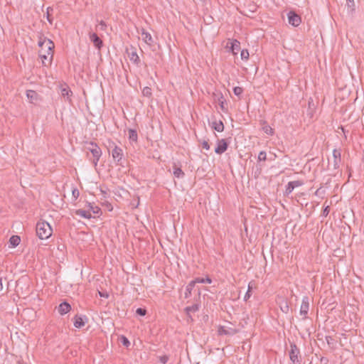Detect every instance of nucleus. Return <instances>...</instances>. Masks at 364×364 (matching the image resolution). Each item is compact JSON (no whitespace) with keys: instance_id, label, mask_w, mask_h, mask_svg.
Returning a JSON list of instances; mask_svg holds the SVG:
<instances>
[{"instance_id":"1","label":"nucleus","mask_w":364,"mask_h":364,"mask_svg":"<svg viewBox=\"0 0 364 364\" xmlns=\"http://www.w3.org/2000/svg\"><path fill=\"white\" fill-rule=\"evenodd\" d=\"M36 229V235L41 240L48 239L53 233L50 225L46 221H38Z\"/></svg>"},{"instance_id":"2","label":"nucleus","mask_w":364,"mask_h":364,"mask_svg":"<svg viewBox=\"0 0 364 364\" xmlns=\"http://www.w3.org/2000/svg\"><path fill=\"white\" fill-rule=\"evenodd\" d=\"M38 46L42 50H43V48H47V53L48 55H50L48 64H51L54 54V43L51 40L48 39L46 37H45L43 34H40L38 36Z\"/></svg>"},{"instance_id":"3","label":"nucleus","mask_w":364,"mask_h":364,"mask_svg":"<svg viewBox=\"0 0 364 364\" xmlns=\"http://www.w3.org/2000/svg\"><path fill=\"white\" fill-rule=\"evenodd\" d=\"M86 144L88 145L86 149L91 152L93 157L92 164L96 167L102 154V150L94 141L86 142Z\"/></svg>"},{"instance_id":"4","label":"nucleus","mask_w":364,"mask_h":364,"mask_svg":"<svg viewBox=\"0 0 364 364\" xmlns=\"http://www.w3.org/2000/svg\"><path fill=\"white\" fill-rule=\"evenodd\" d=\"M109 146L112 147L114 146L113 149L112 150V156L113 159L114 160L117 165L124 166L123 164V150L117 146L114 142L109 141Z\"/></svg>"},{"instance_id":"5","label":"nucleus","mask_w":364,"mask_h":364,"mask_svg":"<svg viewBox=\"0 0 364 364\" xmlns=\"http://www.w3.org/2000/svg\"><path fill=\"white\" fill-rule=\"evenodd\" d=\"M289 359L294 364L301 363V355L299 348L294 343H290V350L289 352Z\"/></svg>"},{"instance_id":"6","label":"nucleus","mask_w":364,"mask_h":364,"mask_svg":"<svg viewBox=\"0 0 364 364\" xmlns=\"http://www.w3.org/2000/svg\"><path fill=\"white\" fill-rule=\"evenodd\" d=\"M287 17L289 23L294 27L298 26L301 22L300 16L294 11H290L287 14Z\"/></svg>"},{"instance_id":"7","label":"nucleus","mask_w":364,"mask_h":364,"mask_svg":"<svg viewBox=\"0 0 364 364\" xmlns=\"http://www.w3.org/2000/svg\"><path fill=\"white\" fill-rule=\"evenodd\" d=\"M89 37H90V41L93 43L95 47L97 50H101V48L103 46V41L97 36V34L96 33H93V32L90 31L89 32Z\"/></svg>"},{"instance_id":"8","label":"nucleus","mask_w":364,"mask_h":364,"mask_svg":"<svg viewBox=\"0 0 364 364\" xmlns=\"http://www.w3.org/2000/svg\"><path fill=\"white\" fill-rule=\"evenodd\" d=\"M228 148V143L225 139H218L217 146L215 149V152L217 154H222L227 151Z\"/></svg>"},{"instance_id":"9","label":"nucleus","mask_w":364,"mask_h":364,"mask_svg":"<svg viewBox=\"0 0 364 364\" xmlns=\"http://www.w3.org/2000/svg\"><path fill=\"white\" fill-rule=\"evenodd\" d=\"M73 324L75 328H80L85 326V323L88 321L87 317L84 316L76 315L73 318Z\"/></svg>"},{"instance_id":"10","label":"nucleus","mask_w":364,"mask_h":364,"mask_svg":"<svg viewBox=\"0 0 364 364\" xmlns=\"http://www.w3.org/2000/svg\"><path fill=\"white\" fill-rule=\"evenodd\" d=\"M309 309V302L308 296H304L302 299V302L300 308V314L304 316V318H306Z\"/></svg>"},{"instance_id":"11","label":"nucleus","mask_w":364,"mask_h":364,"mask_svg":"<svg viewBox=\"0 0 364 364\" xmlns=\"http://www.w3.org/2000/svg\"><path fill=\"white\" fill-rule=\"evenodd\" d=\"M26 96L29 102L33 104L37 103L41 100L40 95L32 90L26 91Z\"/></svg>"},{"instance_id":"12","label":"nucleus","mask_w":364,"mask_h":364,"mask_svg":"<svg viewBox=\"0 0 364 364\" xmlns=\"http://www.w3.org/2000/svg\"><path fill=\"white\" fill-rule=\"evenodd\" d=\"M218 332L220 336H233L238 332V330L232 328H226L225 326H220Z\"/></svg>"},{"instance_id":"13","label":"nucleus","mask_w":364,"mask_h":364,"mask_svg":"<svg viewBox=\"0 0 364 364\" xmlns=\"http://www.w3.org/2000/svg\"><path fill=\"white\" fill-rule=\"evenodd\" d=\"M333 167L335 169H337L340 166V164L341 161V152L339 149H333Z\"/></svg>"},{"instance_id":"14","label":"nucleus","mask_w":364,"mask_h":364,"mask_svg":"<svg viewBox=\"0 0 364 364\" xmlns=\"http://www.w3.org/2000/svg\"><path fill=\"white\" fill-rule=\"evenodd\" d=\"M39 57L42 60V64L43 65L48 66L50 65L48 64V63L50 58V55L48 54L47 48H43V50H41V51L39 52Z\"/></svg>"},{"instance_id":"15","label":"nucleus","mask_w":364,"mask_h":364,"mask_svg":"<svg viewBox=\"0 0 364 364\" xmlns=\"http://www.w3.org/2000/svg\"><path fill=\"white\" fill-rule=\"evenodd\" d=\"M71 310L70 304L67 301L62 302L58 306V312L61 315H65Z\"/></svg>"},{"instance_id":"16","label":"nucleus","mask_w":364,"mask_h":364,"mask_svg":"<svg viewBox=\"0 0 364 364\" xmlns=\"http://www.w3.org/2000/svg\"><path fill=\"white\" fill-rule=\"evenodd\" d=\"M240 49V43L239 41L234 39L230 42V50L233 55H237V51Z\"/></svg>"},{"instance_id":"17","label":"nucleus","mask_w":364,"mask_h":364,"mask_svg":"<svg viewBox=\"0 0 364 364\" xmlns=\"http://www.w3.org/2000/svg\"><path fill=\"white\" fill-rule=\"evenodd\" d=\"M129 60L134 63L136 65H139L141 60L139 59V57L138 56L136 50L134 49L131 53H128Z\"/></svg>"},{"instance_id":"18","label":"nucleus","mask_w":364,"mask_h":364,"mask_svg":"<svg viewBox=\"0 0 364 364\" xmlns=\"http://www.w3.org/2000/svg\"><path fill=\"white\" fill-rule=\"evenodd\" d=\"M200 304H194L191 306H186L185 308V311L187 314V316L191 318V312H196L199 310Z\"/></svg>"},{"instance_id":"19","label":"nucleus","mask_w":364,"mask_h":364,"mask_svg":"<svg viewBox=\"0 0 364 364\" xmlns=\"http://www.w3.org/2000/svg\"><path fill=\"white\" fill-rule=\"evenodd\" d=\"M211 127L212 129L218 132H222L224 130V124L221 120L213 122Z\"/></svg>"},{"instance_id":"20","label":"nucleus","mask_w":364,"mask_h":364,"mask_svg":"<svg viewBox=\"0 0 364 364\" xmlns=\"http://www.w3.org/2000/svg\"><path fill=\"white\" fill-rule=\"evenodd\" d=\"M75 215H79L82 218L90 219L92 218V215L89 211L82 210V209H78L75 211Z\"/></svg>"},{"instance_id":"21","label":"nucleus","mask_w":364,"mask_h":364,"mask_svg":"<svg viewBox=\"0 0 364 364\" xmlns=\"http://www.w3.org/2000/svg\"><path fill=\"white\" fill-rule=\"evenodd\" d=\"M173 173L176 178H183L185 176L184 172L182 171L181 167H178L176 164L173 166Z\"/></svg>"},{"instance_id":"22","label":"nucleus","mask_w":364,"mask_h":364,"mask_svg":"<svg viewBox=\"0 0 364 364\" xmlns=\"http://www.w3.org/2000/svg\"><path fill=\"white\" fill-rule=\"evenodd\" d=\"M196 282L191 281L186 287L185 298H188L191 295V291L195 287Z\"/></svg>"},{"instance_id":"23","label":"nucleus","mask_w":364,"mask_h":364,"mask_svg":"<svg viewBox=\"0 0 364 364\" xmlns=\"http://www.w3.org/2000/svg\"><path fill=\"white\" fill-rule=\"evenodd\" d=\"M21 242V238L18 235H12L9 239V242L11 247H16Z\"/></svg>"},{"instance_id":"24","label":"nucleus","mask_w":364,"mask_h":364,"mask_svg":"<svg viewBox=\"0 0 364 364\" xmlns=\"http://www.w3.org/2000/svg\"><path fill=\"white\" fill-rule=\"evenodd\" d=\"M142 39L146 44L149 46H151L153 43V38L149 32L143 33Z\"/></svg>"},{"instance_id":"25","label":"nucleus","mask_w":364,"mask_h":364,"mask_svg":"<svg viewBox=\"0 0 364 364\" xmlns=\"http://www.w3.org/2000/svg\"><path fill=\"white\" fill-rule=\"evenodd\" d=\"M70 93L72 94V91L68 86L65 87H61L60 94L63 97H67V99L68 100Z\"/></svg>"},{"instance_id":"26","label":"nucleus","mask_w":364,"mask_h":364,"mask_svg":"<svg viewBox=\"0 0 364 364\" xmlns=\"http://www.w3.org/2000/svg\"><path fill=\"white\" fill-rule=\"evenodd\" d=\"M137 132L135 129H129V140L132 141H137Z\"/></svg>"},{"instance_id":"27","label":"nucleus","mask_w":364,"mask_h":364,"mask_svg":"<svg viewBox=\"0 0 364 364\" xmlns=\"http://www.w3.org/2000/svg\"><path fill=\"white\" fill-rule=\"evenodd\" d=\"M262 131L268 135L273 136L274 134V129L269 125H265L262 127Z\"/></svg>"},{"instance_id":"28","label":"nucleus","mask_w":364,"mask_h":364,"mask_svg":"<svg viewBox=\"0 0 364 364\" xmlns=\"http://www.w3.org/2000/svg\"><path fill=\"white\" fill-rule=\"evenodd\" d=\"M194 282H196V283H201V284L208 283V284H211L212 283V279L209 277H206L205 278L198 277V278H196L194 280Z\"/></svg>"},{"instance_id":"29","label":"nucleus","mask_w":364,"mask_h":364,"mask_svg":"<svg viewBox=\"0 0 364 364\" xmlns=\"http://www.w3.org/2000/svg\"><path fill=\"white\" fill-rule=\"evenodd\" d=\"M53 11V9L50 6L48 7L47 8V11H46V18L48 20V21L52 24L53 23V18L51 17V12Z\"/></svg>"},{"instance_id":"30","label":"nucleus","mask_w":364,"mask_h":364,"mask_svg":"<svg viewBox=\"0 0 364 364\" xmlns=\"http://www.w3.org/2000/svg\"><path fill=\"white\" fill-rule=\"evenodd\" d=\"M346 5L350 12H353L355 10V1L354 0H346Z\"/></svg>"},{"instance_id":"31","label":"nucleus","mask_w":364,"mask_h":364,"mask_svg":"<svg viewBox=\"0 0 364 364\" xmlns=\"http://www.w3.org/2000/svg\"><path fill=\"white\" fill-rule=\"evenodd\" d=\"M280 309L282 312L287 314L289 310L288 302L287 301H284L280 305Z\"/></svg>"},{"instance_id":"32","label":"nucleus","mask_w":364,"mask_h":364,"mask_svg":"<svg viewBox=\"0 0 364 364\" xmlns=\"http://www.w3.org/2000/svg\"><path fill=\"white\" fill-rule=\"evenodd\" d=\"M120 342L124 346L127 348H128L130 346V341L125 336H122L120 337Z\"/></svg>"},{"instance_id":"33","label":"nucleus","mask_w":364,"mask_h":364,"mask_svg":"<svg viewBox=\"0 0 364 364\" xmlns=\"http://www.w3.org/2000/svg\"><path fill=\"white\" fill-rule=\"evenodd\" d=\"M142 94L144 96L150 97L152 95L151 89L149 87H145L142 90Z\"/></svg>"},{"instance_id":"34","label":"nucleus","mask_w":364,"mask_h":364,"mask_svg":"<svg viewBox=\"0 0 364 364\" xmlns=\"http://www.w3.org/2000/svg\"><path fill=\"white\" fill-rule=\"evenodd\" d=\"M249 56H250V54H249L248 50L243 49L241 50L240 57L242 60H248Z\"/></svg>"},{"instance_id":"35","label":"nucleus","mask_w":364,"mask_h":364,"mask_svg":"<svg viewBox=\"0 0 364 364\" xmlns=\"http://www.w3.org/2000/svg\"><path fill=\"white\" fill-rule=\"evenodd\" d=\"M225 103H226L225 100H224L223 97L221 96L220 99H219V105H220V109L225 112H226L228 111L227 108L225 107Z\"/></svg>"},{"instance_id":"36","label":"nucleus","mask_w":364,"mask_h":364,"mask_svg":"<svg viewBox=\"0 0 364 364\" xmlns=\"http://www.w3.org/2000/svg\"><path fill=\"white\" fill-rule=\"evenodd\" d=\"M233 92L234 94L237 96V97H240V95L242 94L243 92V88L241 87H235L233 88Z\"/></svg>"},{"instance_id":"37","label":"nucleus","mask_w":364,"mask_h":364,"mask_svg":"<svg viewBox=\"0 0 364 364\" xmlns=\"http://www.w3.org/2000/svg\"><path fill=\"white\" fill-rule=\"evenodd\" d=\"M267 160V154L264 151H261L258 155L259 161H264Z\"/></svg>"},{"instance_id":"38","label":"nucleus","mask_w":364,"mask_h":364,"mask_svg":"<svg viewBox=\"0 0 364 364\" xmlns=\"http://www.w3.org/2000/svg\"><path fill=\"white\" fill-rule=\"evenodd\" d=\"M146 309L144 308H138L136 310V314L140 316H144L146 314Z\"/></svg>"},{"instance_id":"39","label":"nucleus","mask_w":364,"mask_h":364,"mask_svg":"<svg viewBox=\"0 0 364 364\" xmlns=\"http://www.w3.org/2000/svg\"><path fill=\"white\" fill-rule=\"evenodd\" d=\"M294 189V186L291 184H290V183L289 182L287 185L284 195L288 196L293 191Z\"/></svg>"},{"instance_id":"40","label":"nucleus","mask_w":364,"mask_h":364,"mask_svg":"<svg viewBox=\"0 0 364 364\" xmlns=\"http://www.w3.org/2000/svg\"><path fill=\"white\" fill-rule=\"evenodd\" d=\"M251 291H252V287L249 284L248 285V289H247V292H246V294H245V295L244 296V300L245 301H247L250 298V296L252 295Z\"/></svg>"},{"instance_id":"41","label":"nucleus","mask_w":364,"mask_h":364,"mask_svg":"<svg viewBox=\"0 0 364 364\" xmlns=\"http://www.w3.org/2000/svg\"><path fill=\"white\" fill-rule=\"evenodd\" d=\"M249 11L252 13H255L257 11V6L252 3L248 5Z\"/></svg>"},{"instance_id":"42","label":"nucleus","mask_w":364,"mask_h":364,"mask_svg":"<svg viewBox=\"0 0 364 364\" xmlns=\"http://www.w3.org/2000/svg\"><path fill=\"white\" fill-rule=\"evenodd\" d=\"M289 183H290V184H291L294 186V188L300 186L303 184V183L300 181H289Z\"/></svg>"},{"instance_id":"43","label":"nucleus","mask_w":364,"mask_h":364,"mask_svg":"<svg viewBox=\"0 0 364 364\" xmlns=\"http://www.w3.org/2000/svg\"><path fill=\"white\" fill-rule=\"evenodd\" d=\"M98 27L100 30L105 31L106 29L107 25L105 21H101L98 25Z\"/></svg>"},{"instance_id":"44","label":"nucleus","mask_w":364,"mask_h":364,"mask_svg":"<svg viewBox=\"0 0 364 364\" xmlns=\"http://www.w3.org/2000/svg\"><path fill=\"white\" fill-rule=\"evenodd\" d=\"M202 146L203 149H206V150H209L210 146L208 144V141L207 140H203V141L202 142Z\"/></svg>"},{"instance_id":"45","label":"nucleus","mask_w":364,"mask_h":364,"mask_svg":"<svg viewBox=\"0 0 364 364\" xmlns=\"http://www.w3.org/2000/svg\"><path fill=\"white\" fill-rule=\"evenodd\" d=\"M159 360L163 364H166L168 360V357L167 355L161 356Z\"/></svg>"},{"instance_id":"46","label":"nucleus","mask_w":364,"mask_h":364,"mask_svg":"<svg viewBox=\"0 0 364 364\" xmlns=\"http://www.w3.org/2000/svg\"><path fill=\"white\" fill-rule=\"evenodd\" d=\"M73 193V196L75 198H78L79 195H80V193H79V191L77 189V188H74L72 191Z\"/></svg>"},{"instance_id":"47","label":"nucleus","mask_w":364,"mask_h":364,"mask_svg":"<svg viewBox=\"0 0 364 364\" xmlns=\"http://www.w3.org/2000/svg\"><path fill=\"white\" fill-rule=\"evenodd\" d=\"M329 211H330V208L328 206H326L323 210V215L324 216H327L328 214L329 213Z\"/></svg>"},{"instance_id":"48","label":"nucleus","mask_w":364,"mask_h":364,"mask_svg":"<svg viewBox=\"0 0 364 364\" xmlns=\"http://www.w3.org/2000/svg\"><path fill=\"white\" fill-rule=\"evenodd\" d=\"M98 293L100 297L107 298L109 296V294L107 292L99 291Z\"/></svg>"},{"instance_id":"49","label":"nucleus","mask_w":364,"mask_h":364,"mask_svg":"<svg viewBox=\"0 0 364 364\" xmlns=\"http://www.w3.org/2000/svg\"><path fill=\"white\" fill-rule=\"evenodd\" d=\"M311 105H314L313 100L311 98H310L309 100V109H311Z\"/></svg>"},{"instance_id":"50","label":"nucleus","mask_w":364,"mask_h":364,"mask_svg":"<svg viewBox=\"0 0 364 364\" xmlns=\"http://www.w3.org/2000/svg\"><path fill=\"white\" fill-rule=\"evenodd\" d=\"M260 124L262 125V127L265 126V125H268L267 122L265 120H261L260 121Z\"/></svg>"},{"instance_id":"51","label":"nucleus","mask_w":364,"mask_h":364,"mask_svg":"<svg viewBox=\"0 0 364 364\" xmlns=\"http://www.w3.org/2000/svg\"><path fill=\"white\" fill-rule=\"evenodd\" d=\"M307 114L310 116V117H312L313 116V112H312V109H309L308 110V112H307Z\"/></svg>"},{"instance_id":"52","label":"nucleus","mask_w":364,"mask_h":364,"mask_svg":"<svg viewBox=\"0 0 364 364\" xmlns=\"http://www.w3.org/2000/svg\"><path fill=\"white\" fill-rule=\"evenodd\" d=\"M2 279L0 277V291L3 290Z\"/></svg>"},{"instance_id":"53","label":"nucleus","mask_w":364,"mask_h":364,"mask_svg":"<svg viewBox=\"0 0 364 364\" xmlns=\"http://www.w3.org/2000/svg\"><path fill=\"white\" fill-rule=\"evenodd\" d=\"M146 32H147V31H146L144 28H141V36H143V33H146Z\"/></svg>"},{"instance_id":"54","label":"nucleus","mask_w":364,"mask_h":364,"mask_svg":"<svg viewBox=\"0 0 364 364\" xmlns=\"http://www.w3.org/2000/svg\"><path fill=\"white\" fill-rule=\"evenodd\" d=\"M320 190H321V188L317 189L315 192V195L318 196L320 193Z\"/></svg>"},{"instance_id":"55","label":"nucleus","mask_w":364,"mask_h":364,"mask_svg":"<svg viewBox=\"0 0 364 364\" xmlns=\"http://www.w3.org/2000/svg\"><path fill=\"white\" fill-rule=\"evenodd\" d=\"M340 128L341 129L342 132L345 134V132H346L345 129L343 127H341Z\"/></svg>"},{"instance_id":"56","label":"nucleus","mask_w":364,"mask_h":364,"mask_svg":"<svg viewBox=\"0 0 364 364\" xmlns=\"http://www.w3.org/2000/svg\"><path fill=\"white\" fill-rule=\"evenodd\" d=\"M261 173V168H259V170H258V173Z\"/></svg>"}]
</instances>
